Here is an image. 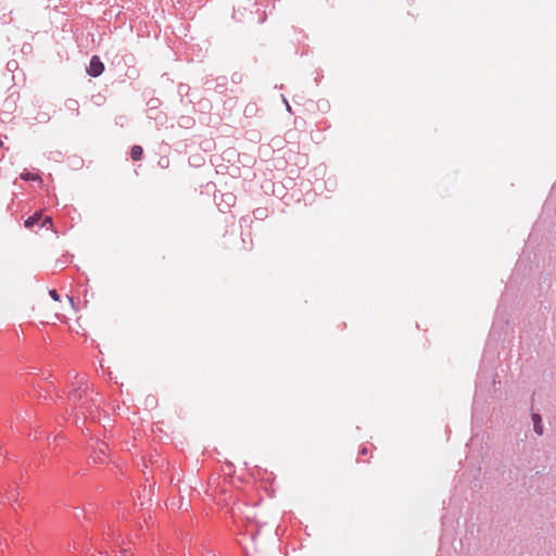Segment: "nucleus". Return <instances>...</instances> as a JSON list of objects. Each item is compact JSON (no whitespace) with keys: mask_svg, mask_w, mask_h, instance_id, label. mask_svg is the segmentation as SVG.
Masks as SVG:
<instances>
[{"mask_svg":"<svg viewBox=\"0 0 556 556\" xmlns=\"http://www.w3.org/2000/svg\"><path fill=\"white\" fill-rule=\"evenodd\" d=\"M104 71V65L100 61L99 56L94 55L90 60L89 67L87 68V72L90 76L98 77L100 76Z\"/></svg>","mask_w":556,"mask_h":556,"instance_id":"f257e3e1","label":"nucleus"},{"mask_svg":"<svg viewBox=\"0 0 556 556\" xmlns=\"http://www.w3.org/2000/svg\"><path fill=\"white\" fill-rule=\"evenodd\" d=\"M42 219V212H36L25 220V227L31 228Z\"/></svg>","mask_w":556,"mask_h":556,"instance_id":"f03ea898","label":"nucleus"},{"mask_svg":"<svg viewBox=\"0 0 556 556\" xmlns=\"http://www.w3.org/2000/svg\"><path fill=\"white\" fill-rule=\"evenodd\" d=\"M143 150L140 146H132L130 156L134 161H139L142 157Z\"/></svg>","mask_w":556,"mask_h":556,"instance_id":"7ed1b4c3","label":"nucleus"},{"mask_svg":"<svg viewBox=\"0 0 556 556\" xmlns=\"http://www.w3.org/2000/svg\"><path fill=\"white\" fill-rule=\"evenodd\" d=\"M106 445L104 443L99 444L98 446V453L94 456V462L103 463L104 458L102 456L105 455Z\"/></svg>","mask_w":556,"mask_h":556,"instance_id":"20e7f679","label":"nucleus"},{"mask_svg":"<svg viewBox=\"0 0 556 556\" xmlns=\"http://www.w3.org/2000/svg\"><path fill=\"white\" fill-rule=\"evenodd\" d=\"M21 178L23 180H26V181L31 180V181H40V182H42V180H41V178H40V176L38 174L29 173V172L23 173L21 175Z\"/></svg>","mask_w":556,"mask_h":556,"instance_id":"39448f33","label":"nucleus"},{"mask_svg":"<svg viewBox=\"0 0 556 556\" xmlns=\"http://www.w3.org/2000/svg\"><path fill=\"white\" fill-rule=\"evenodd\" d=\"M532 419H533V422H534V430H535V432L538 434H542L543 427L541 425V421H542L541 416L538 415V414H533Z\"/></svg>","mask_w":556,"mask_h":556,"instance_id":"423d86ee","label":"nucleus"},{"mask_svg":"<svg viewBox=\"0 0 556 556\" xmlns=\"http://www.w3.org/2000/svg\"><path fill=\"white\" fill-rule=\"evenodd\" d=\"M52 225V218L50 216H46L42 220V223L40 224V227H45L46 225Z\"/></svg>","mask_w":556,"mask_h":556,"instance_id":"0eeeda50","label":"nucleus"},{"mask_svg":"<svg viewBox=\"0 0 556 556\" xmlns=\"http://www.w3.org/2000/svg\"><path fill=\"white\" fill-rule=\"evenodd\" d=\"M49 294L50 296L54 300V301H59L60 300V295L59 293L56 292V290L52 289L49 291Z\"/></svg>","mask_w":556,"mask_h":556,"instance_id":"6e6552de","label":"nucleus"},{"mask_svg":"<svg viewBox=\"0 0 556 556\" xmlns=\"http://www.w3.org/2000/svg\"><path fill=\"white\" fill-rule=\"evenodd\" d=\"M72 396L74 397L75 401L81 399V394L78 391L74 392Z\"/></svg>","mask_w":556,"mask_h":556,"instance_id":"1a4fd4ad","label":"nucleus"},{"mask_svg":"<svg viewBox=\"0 0 556 556\" xmlns=\"http://www.w3.org/2000/svg\"><path fill=\"white\" fill-rule=\"evenodd\" d=\"M2 146H3V142H2V140H0V148H1Z\"/></svg>","mask_w":556,"mask_h":556,"instance_id":"9d476101","label":"nucleus"}]
</instances>
